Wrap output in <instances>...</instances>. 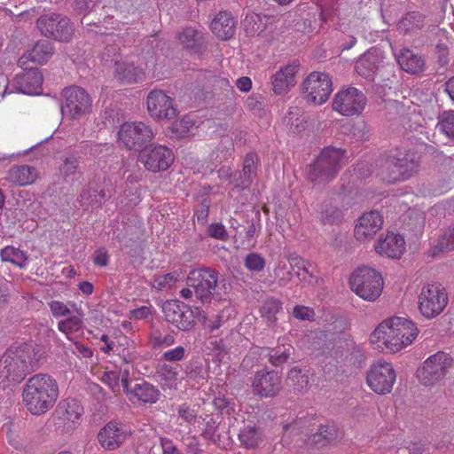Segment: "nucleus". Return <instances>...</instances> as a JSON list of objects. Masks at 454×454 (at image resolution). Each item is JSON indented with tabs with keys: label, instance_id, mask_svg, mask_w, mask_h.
I'll use <instances>...</instances> for the list:
<instances>
[{
	"label": "nucleus",
	"instance_id": "obj_1",
	"mask_svg": "<svg viewBox=\"0 0 454 454\" xmlns=\"http://www.w3.org/2000/svg\"><path fill=\"white\" fill-rule=\"evenodd\" d=\"M418 333L412 321L394 317L381 322L372 333L370 340L375 349L395 353L411 344Z\"/></svg>",
	"mask_w": 454,
	"mask_h": 454
},
{
	"label": "nucleus",
	"instance_id": "obj_2",
	"mask_svg": "<svg viewBox=\"0 0 454 454\" xmlns=\"http://www.w3.org/2000/svg\"><path fill=\"white\" fill-rule=\"evenodd\" d=\"M42 353L33 344L10 347L0 359V378L20 382L41 364Z\"/></svg>",
	"mask_w": 454,
	"mask_h": 454
},
{
	"label": "nucleus",
	"instance_id": "obj_3",
	"mask_svg": "<svg viewBox=\"0 0 454 454\" xmlns=\"http://www.w3.org/2000/svg\"><path fill=\"white\" fill-rule=\"evenodd\" d=\"M59 393V384L52 376L38 373L27 380L22 391L23 403L31 414L40 416L54 406Z\"/></svg>",
	"mask_w": 454,
	"mask_h": 454
},
{
	"label": "nucleus",
	"instance_id": "obj_4",
	"mask_svg": "<svg viewBox=\"0 0 454 454\" xmlns=\"http://www.w3.org/2000/svg\"><path fill=\"white\" fill-rule=\"evenodd\" d=\"M186 284L194 289L195 298L202 304H209L212 300H226L231 290V285L224 278H220V273L210 267L192 270Z\"/></svg>",
	"mask_w": 454,
	"mask_h": 454
},
{
	"label": "nucleus",
	"instance_id": "obj_5",
	"mask_svg": "<svg viewBox=\"0 0 454 454\" xmlns=\"http://www.w3.org/2000/svg\"><path fill=\"white\" fill-rule=\"evenodd\" d=\"M344 152L334 147L324 148L317 159L307 167V179L313 186L325 185L334 179L341 168Z\"/></svg>",
	"mask_w": 454,
	"mask_h": 454
},
{
	"label": "nucleus",
	"instance_id": "obj_6",
	"mask_svg": "<svg viewBox=\"0 0 454 454\" xmlns=\"http://www.w3.org/2000/svg\"><path fill=\"white\" fill-rule=\"evenodd\" d=\"M349 285L351 290L359 297L368 301H374L380 296L384 282L380 272L364 266L351 274Z\"/></svg>",
	"mask_w": 454,
	"mask_h": 454
},
{
	"label": "nucleus",
	"instance_id": "obj_7",
	"mask_svg": "<svg viewBox=\"0 0 454 454\" xmlns=\"http://www.w3.org/2000/svg\"><path fill=\"white\" fill-rule=\"evenodd\" d=\"M449 298L442 284L433 282L424 285L418 296L419 313L427 319L439 316L448 305Z\"/></svg>",
	"mask_w": 454,
	"mask_h": 454
},
{
	"label": "nucleus",
	"instance_id": "obj_8",
	"mask_svg": "<svg viewBox=\"0 0 454 454\" xmlns=\"http://www.w3.org/2000/svg\"><path fill=\"white\" fill-rule=\"evenodd\" d=\"M454 365L450 354L438 351L427 358L417 370L419 382L425 386H434L442 381Z\"/></svg>",
	"mask_w": 454,
	"mask_h": 454
},
{
	"label": "nucleus",
	"instance_id": "obj_9",
	"mask_svg": "<svg viewBox=\"0 0 454 454\" xmlns=\"http://www.w3.org/2000/svg\"><path fill=\"white\" fill-rule=\"evenodd\" d=\"M153 137L152 129L142 121L124 122L118 131V141L129 151L141 152Z\"/></svg>",
	"mask_w": 454,
	"mask_h": 454
},
{
	"label": "nucleus",
	"instance_id": "obj_10",
	"mask_svg": "<svg viewBox=\"0 0 454 454\" xmlns=\"http://www.w3.org/2000/svg\"><path fill=\"white\" fill-rule=\"evenodd\" d=\"M419 167V156L414 151L400 152L386 160L383 168L391 170L387 176L389 182L404 180L414 175Z\"/></svg>",
	"mask_w": 454,
	"mask_h": 454
},
{
	"label": "nucleus",
	"instance_id": "obj_11",
	"mask_svg": "<svg viewBox=\"0 0 454 454\" xmlns=\"http://www.w3.org/2000/svg\"><path fill=\"white\" fill-rule=\"evenodd\" d=\"M64 102L61 113L70 119H78L91 110L92 100L87 91L79 86L65 88L62 91Z\"/></svg>",
	"mask_w": 454,
	"mask_h": 454
},
{
	"label": "nucleus",
	"instance_id": "obj_12",
	"mask_svg": "<svg viewBox=\"0 0 454 454\" xmlns=\"http://www.w3.org/2000/svg\"><path fill=\"white\" fill-rule=\"evenodd\" d=\"M332 92V79L324 72L310 73L302 83L304 98L317 106L325 103Z\"/></svg>",
	"mask_w": 454,
	"mask_h": 454
},
{
	"label": "nucleus",
	"instance_id": "obj_13",
	"mask_svg": "<svg viewBox=\"0 0 454 454\" xmlns=\"http://www.w3.org/2000/svg\"><path fill=\"white\" fill-rule=\"evenodd\" d=\"M36 27L43 35L59 41L67 42L74 34L70 20L59 13L41 15L36 21Z\"/></svg>",
	"mask_w": 454,
	"mask_h": 454
},
{
	"label": "nucleus",
	"instance_id": "obj_14",
	"mask_svg": "<svg viewBox=\"0 0 454 454\" xmlns=\"http://www.w3.org/2000/svg\"><path fill=\"white\" fill-rule=\"evenodd\" d=\"M366 104L367 98L363 91L355 87H348L334 96L333 109L341 115L349 117L360 114Z\"/></svg>",
	"mask_w": 454,
	"mask_h": 454
},
{
	"label": "nucleus",
	"instance_id": "obj_15",
	"mask_svg": "<svg viewBox=\"0 0 454 454\" xmlns=\"http://www.w3.org/2000/svg\"><path fill=\"white\" fill-rule=\"evenodd\" d=\"M396 380V373L389 363L378 361L373 364L368 373L366 381L370 388L379 394L386 395L392 391Z\"/></svg>",
	"mask_w": 454,
	"mask_h": 454
},
{
	"label": "nucleus",
	"instance_id": "obj_16",
	"mask_svg": "<svg viewBox=\"0 0 454 454\" xmlns=\"http://www.w3.org/2000/svg\"><path fill=\"white\" fill-rule=\"evenodd\" d=\"M162 312L165 320L180 331H189L195 325V317L189 305L178 300L164 302Z\"/></svg>",
	"mask_w": 454,
	"mask_h": 454
},
{
	"label": "nucleus",
	"instance_id": "obj_17",
	"mask_svg": "<svg viewBox=\"0 0 454 454\" xmlns=\"http://www.w3.org/2000/svg\"><path fill=\"white\" fill-rule=\"evenodd\" d=\"M139 160L147 170L159 172L170 167L174 160V155L172 151L166 146L152 145L140 152Z\"/></svg>",
	"mask_w": 454,
	"mask_h": 454
},
{
	"label": "nucleus",
	"instance_id": "obj_18",
	"mask_svg": "<svg viewBox=\"0 0 454 454\" xmlns=\"http://www.w3.org/2000/svg\"><path fill=\"white\" fill-rule=\"evenodd\" d=\"M147 110L155 120H171L177 115L172 98L162 90H153L147 96Z\"/></svg>",
	"mask_w": 454,
	"mask_h": 454
},
{
	"label": "nucleus",
	"instance_id": "obj_19",
	"mask_svg": "<svg viewBox=\"0 0 454 454\" xmlns=\"http://www.w3.org/2000/svg\"><path fill=\"white\" fill-rule=\"evenodd\" d=\"M253 391L262 397H272L282 388L281 376L275 371L256 372L252 381Z\"/></svg>",
	"mask_w": 454,
	"mask_h": 454
},
{
	"label": "nucleus",
	"instance_id": "obj_20",
	"mask_svg": "<svg viewBox=\"0 0 454 454\" xmlns=\"http://www.w3.org/2000/svg\"><path fill=\"white\" fill-rule=\"evenodd\" d=\"M121 384L125 393L129 395V399L133 401L135 398L145 403H155L160 395V392L153 385L147 381H141L135 384L129 389L128 380V372L125 371L121 377Z\"/></svg>",
	"mask_w": 454,
	"mask_h": 454
},
{
	"label": "nucleus",
	"instance_id": "obj_21",
	"mask_svg": "<svg viewBox=\"0 0 454 454\" xmlns=\"http://www.w3.org/2000/svg\"><path fill=\"white\" fill-rule=\"evenodd\" d=\"M82 412L83 408L79 401L66 399L58 404L54 416L58 420L57 425L59 427L67 426V429H72L74 425L80 419Z\"/></svg>",
	"mask_w": 454,
	"mask_h": 454
},
{
	"label": "nucleus",
	"instance_id": "obj_22",
	"mask_svg": "<svg viewBox=\"0 0 454 454\" xmlns=\"http://www.w3.org/2000/svg\"><path fill=\"white\" fill-rule=\"evenodd\" d=\"M125 427L114 421L107 423L98 434L100 445L108 450L118 449L127 438Z\"/></svg>",
	"mask_w": 454,
	"mask_h": 454
},
{
	"label": "nucleus",
	"instance_id": "obj_23",
	"mask_svg": "<svg viewBox=\"0 0 454 454\" xmlns=\"http://www.w3.org/2000/svg\"><path fill=\"white\" fill-rule=\"evenodd\" d=\"M383 219L378 211H370L364 213L359 219L355 227V237L360 241H365L372 239L374 235L381 229Z\"/></svg>",
	"mask_w": 454,
	"mask_h": 454
},
{
	"label": "nucleus",
	"instance_id": "obj_24",
	"mask_svg": "<svg viewBox=\"0 0 454 454\" xmlns=\"http://www.w3.org/2000/svg\"><path fill=\"white\" fill-rule=\"evenodd\" d=\"M395 56L403 71L413 75H419L424 73L426 60L422 55L403 47L396 51Z\"/></svg>",
	"mask_w": 454,
	"mask_h": 454
},
{
	"label": "nucleus",
	"instance_id": "obj_25",
	"mask_svg": "<svg viewBox=\"0 0 454 454\" xmlns=\"http://www.w3.org/2000/svg\"><path fill=\"white\" fill-rule=\"evenodd\" d=\"M381 63L382 57L380 52L375 49H371L357 59L355 69L360 76L372 81Z\"/></svg>",
	"mask_w": 454,
	"mask_h": 454
},
{
	"label": "nucleus",
	"instance_id": "obj_26",
	"mask_svg": "<svg viewBox=\"0 0 454 454\" xmlns=\"http://www.w3.org/2000/svg\"><path fill=\"white\" fill-rule=\"evenodd\" d=\"M111 192L110 182H106L105 177L96 176L90 182L88 188L81 193V198L88 204H101L107 197L111 196Z\"/></svg>",
	"mask_w": 454,
	"mask_h": 454
},
{
	"label": "nucleus",
	"instance_id": "obj_27",
	"mask_svg": "<svg viewBox=\"0 0 454 454\" xmlns=\"http://www.w3.org/2000/svg\"><path fill=\"white\" fill-rule=\"evenodd\" d=\"M375 249L380 254L399 258L405 249V241L401 235L388 232L385 238L380 237Z\"/></svg>",
	"mask_w": 454,
	"mask_h": 454
},
{
	"label": "nucleus",
	"instance_id": "obj_28",
	"mask_svg": "<svg viewBox=\"0 0 454 454\" xmlns=\"http://www.w3.org/2000/svg\"><path fill=\"white\" fill-rule=\"evenodd\" d=\"M43 75L37 68H26L15 77L19 90L25 94H37L43 84Z\"/></svg>",
	"mask_w": 454,
	"mask_h": 454
},
{
	"label": "nucleus",
	"instance_id": "obj_29",
	"mask_svg": "<svg viewBox=\"0 0 454 454\" xmlns=\"http://www.w3.org/2000/svg\"><path fill=\"white\" fill-rule=\"evenodd\" d=\"M53 54V48L51 42L39 40L31 51L24 53L19 59V66L23 67L28 61L42 65L45 63Z\"/></svg>",
	"mask_w": 454,
	"mask_h": 454
},
{
	"label": "nucleus",
	"instance_id": "obj_30",
	"mask_svg": "<svg viewBox=\"0 0 454 454\" xmlns=\"http://www.w3.org/2000/svg\"><path fill=\"white\" fill-rule=\"evenodd\" d=\"M38 176L35 168L28 165L12 167L4 180L16 186H26L33 184Z\"/></svg>",
	"mask_w": 454,
	"mask_h": 454
},
{
	"label": "nucleus",
	"instance_id": "obj_31",
	"mask_svg": "<svg viewBox=\"0 0 454 454\" xmlns=\"http://www.w3.org/2000/svg\"><path fill=\"white\" fill-rule=\"evenodd\" d=\"M212 32L221 40H229L235 34L236 21L230 12H220L211 22Z\"/></svg>",
	"mask_w": 454,
	"mask_h": 454
},
{
	"label": "nucleus",
	"instance_id": "obj_32",
	"mask_svg": "<svg viewBox=\"0 0 454 454\" xmlns=\"http://www.w3.org/2000/svg\"><path fill=\"white\" fill-rule=\"evenodd\" d=\"M297 65H287L278 71L271 78L272 89L278 95L287 92L295 84V70Z\"/></svg>",
	"mask_w": 454,
	"mask_h": 454
},
{
	"label": "nucleus",
	"instance_id": "obj_33",
	"mask_svg": "<svg viewBox=\"0 0 454 454\" xmlns=\"http://www.w3.org/2000/svg\"><path fill=\"white\" fill-rule=\"evenodd\" d=\"M339 437L340 431L334 424L322 425L317 433L309 437L308 444L322 449L334 443Z\"/></svg>",
	"mask_w": 454,
	"mask_h": 454
},
{
	"label": "nucleus",
	"instance_id": "obj_34",
	"mask_svg": "<svg viewBox=\"0 0 454 454\" xmlns=\"http://www.w3.org/2000/svg\"><path fill=\"white\" fill-rule=\"evenodd\" d=\"M257 155L247 153L244 159L242 173L235 181V185L242 190L248 188L257 175Z\"/></svg>",
	"mask_w": 454,
	"mask_h": 454
},
{
	"label": "nucleus",
	"instance_id": "obj_35",
	"mask_svg": "<svg viewBox=\"0 0 454 454\" xmlns=\"http://www.w3.org/2000/svg\"><path fill=\"white\" fill-rule=\"evenodd\" d=\"M239 440L243 448L254 450L262 442V430L254 424L246 425L239 431Z\"/></svg>",
	"mask_w": 454,
	"mask_h": 454
},
{
	"label": "nucleus",
	"instance_id": "obj_36",
	"mask_svg": "<svg viewBox=\"0 0 454 454\" xmlns=\"http://www.w3.org/2000/svg\"><path fill=\"white\" fill-rule=\"evenodd\" d=\"M178 38L184 48L194 53H199L205 48L202 35L192 27L184 28Z\"/></svg>",
	"mask_w": 454,
	"mask_h": 454
},
{
	"label": "nucleus",
	"instance_id": "obj_37",
	"mask_svg": "<svg viewBox=\"0 0 454 454\" xmlns=\"http://www.w3.org/2000/svg\"><path fill=\"white\" fill-rule=\"evenodd\" d=\"M287 261L291 269L294 270V274L301 281H309V278H313V274L309 271L310 263L298 255L296 253H291L287 255Z\"/></svg>",
	"mask_w": 454,
	"mask_h": 454
},
{
	"label": "nucleus",
	"instance_id": "obj_38",
	"mask_svg": "<svg viewBox=\"0 0 454 454\" xmlns=\"http://www.w3.org/2000/svg\"><path fill=\"white\" fill-rule=\"evenodd\" d=\"M425 15L419 12H409L398 22V30L402 33H409L419 30L424 27Z\"/></svg>",
	"mask_w": 454,
	"mask_h": 454
},
{
	"label": "nucleus",
	"instance_id": "obj_39",
	"mask_svg": "<svg viewBox=\"0 0 454 454\" xmlns=\"http://www.w3.org/2000/svg\"><path fill=\"white\" fill-rule=\"evenodd\" d=\"M286 384L295 393H302L309 387V376L303 373L301 369L293 368L288 372Z\"/></svg>",
	"mask_w": 454,
	"mask_h": 454
},
{
	"label": "nucleus",
	"instance_id": "obj_40",
	"mask_svg": "<svg viewBox=\"0 0 454 454\" xmlns=\"http://www.w3.org/2000/svg\"><path fill=\"white\" fill-rule=\"evenodd\" d=\"M0 255L4 262H9L20 268H24L28 259L25 252L12 246L2 249Z\"/></svg>",
	"mask_w": 454,
	"mask_h": 454
},
{
	"label": "nucleus",
	"instance_id": "obj_41",
	"mask_svg": "<svg viewBox=\"0 0 454 454\" xmlns=\"http://www.w3.org/2000/svg\"><path fill=\"white\" fill-rule=\"evenodd\" d=\"M320 221L324 224H337L342 220V211L332 202L323 203L320 210Z\"/></svg>",
	"mask_w": 454,
	"mask_h": 454
},
{
	"label": "nucleus",
	"instance_id": "obj_42",
	"mask_svg": "<svg viewBox=\"0 0 454 454\" xmlns=\"http://www.w3.org/2000/svg\"><path fill=\"white\" fill-rule=\"evenodd\" d=\"M115 74L117 78L125 82H134L137 81L138 70L133 63L114 60Z\"/></svg>",
	"mask_w": 454,
	"mask_h": 454
},
{
	"label": "nucleus",
	"instance_id": "obj_43",
	"mask_svg": "<svg viewBox=\"0 0 454 454\" xmlns=\"http://www.w3.org/2000/svg\"><path fill=\"white\" fill-rule=\"evenodd\" d=\"M282 309V302L274 297L266 299L260 309L261 316L270 324L276 322V315Z\"/></svg>",
	"mask_w": 454,
	"mask_h": 454
},
{
	"label": "nucleus",
	"instance_id": "obj_44",
	"mask_svg": "<svg viewBox=\"0 0 454 454\" xmlns=\"http://www.w3.org/2000/svg\"><path fill=\"white\" fill-rule=\"evenodd\" d=\"M83 314L77 311L76 315H73L65 320H61L58 324L59 330L65 333L69 339V335L74 332H77L83 327L82 321Z\"/></svg>",
	"mask_w": 454,
	"mask_h": 454
},
{
	"label": "nucleus",
	"instance_id": "obj_45",
	"mask_svg": "<svg viewBox=\"0 0 454 454\" xmlns=\"http://www.w3.org/2000/svg\"><path fill=\"white\" fill-rule=\"evenodd\" d=\"M436 129L454 141V112L443 111L440 114Z\"/></svg>",
	"mask_w": 454,
	"mask_h": 454
},
{
	"label": "nucleus",
	"instance_id": "obj_46",
	"mask_svg": "<svg viewBox=\"0 0 454 454\" xmlns=\"http://www.w3.org/2000/svg\"><path fill=\"white\" fill-rule=\"evenodd\" d=\"M234 314L235 311L233 308H224L218 314L210 318H207L205 322V325L210 332H214L215 330L219 329L221 326H223L228 322V320L234 316Z\"/></svg>",
	"mask_w": 454,
	"mask_h": 454
},
{
	"label": "nucleus",
	"instance_id": "obj_47",
	"mask_svg": "<svg viewBox=\"0 0 454 454\" xmlns=\"http://www.w3.org/2000/svg\"><path fill=\"white\" fill-rule=\"evenodd\" d=\"M245 31L248 36L259 35L266 27L262 17L257 13L247 14L244 20Z\"/></svg>",
	"mask_w": 454,
	"mask_h": 454
},
{
	"label": "nucleus",
	"instance_id": "obj_48",
	"mask_svg": "<svg viewBox=\"0 0 454 454\" xmlns=\"http://www.w3.org/2000/svg\"><path fill=\"white\" fill-rule=\"evenodd\" d=\"M294 348L291 345L273 349L270 354L269 361L274 366H280L287 362L289 357L294 354Z\"/></svg>",
	"mask_w": 454,
	"mask_h": 454
},
{
	"label": "nucleus",
	"instance_id": "obj_49",
	"mask_svg": "<svg viewBox=\"0 0 454 454\" xmlns=\"http://www.w3.org/2000/svg\"><path fill=\"white\" fill-rule=\"evenodd\" d=\"M213 404L221 414L230 415L235 411L236 403L234 399L226 397L221 393L214 398Z\"/></svg>",
	"mask_w": 454,
	"mask_h": 454
},
{
	"label": "nucleus",
	"instance_id": "obj_50",
	"mask_svg": "<svg viewBox=\"0 0 454 454\" xmlns=\"http://www.w3.org/2000/svg\"><path fill=\"white\" fill-rule=\"evenodd\" d=\"M157 377L160 382H163L166 386L172 387L176 385L177 372L171 365L163 364L158 369Z\"/></svg>",
	"mask_w": 454,
	"mask_h": 454
},
{
	"label": "nucleus",
	"instance_id": "obj_51",
	"mask_svg": "<svg viewBox=\"0 0 454 454\" xmlns=\"http://www.w3.org/2000/svg\"><path fill=\"white\" fill-rule=\"evenodd\" d=\"M292 270V269H286L285 262L281 261L278 262V265L274 269V276L279 286H286L291 282L294 276Z\"/></svg>",
	"mask_w": 454,
	"mask_h": 454
},
{
	"label": "nucleus",
	"instance_id": "obj_52",
	"mask_svg": "<svg viewBox=\"0 0 454 454\" xmlns=\"http://www.w3.org/2000/svg\"><path fill=\"white\" fill-rule=\"evenodd\" d=\"M79 169V160L74 156L65 158L63 163L59 168L60 174L64 178H68L74 176Z\"/></svg>",
	"mask_w": 454,
	"mask_h": 454
},
{
	"label": "nucleus",
	"instance_id": "obj_53",
	"mask_svg": "<svg viewBox=\"0 0 454 454\" xmlns=\"http://www.w3.org/2000/svg\"><path fill=\"white\" fill-rule=\"evenodd\" d=\"M175 342V338L172 334L162 336L160 331H155L150 336V344L153 348H161L171 346Z\"/></svg>",
	"mask_w": 454,
	"mask_h": 454
},
{
	"label": "nucleus",
	"instance_id": "obj_54",
	"mask_svg": "<svg viewBox=\"0 0 454 454\" xmlns=\"http://www.w3.org/2000/svg\"><path fill=\"white\" fill-rule=\"evenodd\" d=\"M245 266L251 271H261L265 267V260L259 254L251 253L246 256Z\"/></svg>",
	"mask_w": 454,
	"mask_h": 454
},
{
	"label": "nucleus",
	"instance_id": "obj_55",
	"mask_svg": "<svg viewBox=\"0 0 454 454\" xmlns=\"http://www.w3.org/2000/svg\"><path fill=\"white\" fill-rule=\"evenodd\" d=\"M436 248H438L439 251L454 250V226L444 231Z\"/></svg>",
	"mask_w": 454,
	"mask_h": 454
},
{
	"label": "nucleus",
	"instance_id": "obj_56",
	"mask_svg": "<svg viewBox=\"0 0 454 454\" xmlns=\"http://www.w3.org/2000/svg\"><path fill=\"white\" fill-rule=\"evenodd\" d=\"M184 373L187 378L194 380L204 379L202 365L197 361H191L186 364Z\"/></svg>",
	"mask_w": 454,
	"mask_h": 454
},
{
	"label": "nucleus",
	"instance_id": "obj_57",
	"mask_svg": "<svg viewBox=\"0 0 454 454\" xmlns=\"http://www.w3.org/2000/svg\"><path fill=\"white\" fill-rule=\"evenodd\" d=\"M193 122L187 117L175 121L171 126V132L176 137H183L189 131Z\"/></svg>",
	"mask_w": 454,
	"mask_h": 454
},
{
	"label": "nucleus",
	"instance_id": "obj_58",
	"mask_svg": "<svg viewBox=\"0 0 454 454\" xmlns=\"http://www.w3.org/2000/svg\"><path fill=\"white\" fill-rule=\"evenodd\" d=\"M48 305L54 317H67L71 313L69 308L60 301H51Z\"/></svg>",
	"mask_w": 454,
	"mask_h": 454
},
{
	"label": "nucleus",
	"instance_id": "obj_59",
	"mask_svg": "<svg viewBox=\"0 0 454 454\" xmlns=\"http://www.w3.org/2000/svg\"><path fill=\"white\" fill-rule=\"evenodd\" d=\"M208 235L220 240H227L229 236L222 223H212L208 228Z\"/></svg>",
	"mask_w": 454,
	"mask_h": 454
},
{
	"label": "nucleus",
	"instance_id": "obj_60",
	"mask_svg": "<svg viewBox=\"0 0 454 454\" xmlns=\"http://www.w3.org/2000/svg\"><path fill=\"white\" fill-rule=\"evenodd\" d=\"M95 6L94 0H74V11L78 14H87L93 10Z\"/></svg>",
	"mask_w": 454,
	"mask_h": 454
},
{
	"label": "nucleus",
	"instance_id": "obj_61",
	"mask_svg": "<svg viewBox=\"0 0 454 454\" xmlns=\"http://www.w3.org/2000/svg\"><path fill=\"white\" fill-rule=\"evenodd\" d=\"M185 350L182 346L166 351L162 357L168 362L181 361L184 357Z\"/></svg>",
	"mask_w": 454,
	"mask_h": 454
},
{
	"label": "nucleus",
	"instance_id": "obj_62",
	"mask_svg": "<svg viewBox=\"0 0 454 454\" xmlns=\"http://www.w3.org/2000/svg\"><path fill=\"white\" fill-rule=\"evenodd\" d=\"M177 413L180 418L189 424H192L196 420V414L194 413V411L186 405L179 406Z\"/></svg>",
	"mask_w": 454,
	"mask_h": 454
},
{
	"label": "nucleus",
	"instance_id": "obj_63",
	"mask_svg": "<svg viewBox=\"0 0 454 454\" xmlns=\"http://www.w3.org/2000/svg\"><path fill=\"white\" fill-rule=\"evenodd\" d=\"M216 428H217L216 421L213 418H210L209 419H207L206 421V427H205V429L203 430L201 435L207 440L213 441Z\"/></svg>",
	"mask_w": 454,
	"mask_h": 454
},
{
	"label": "nucleus",
	"instance_id": "obj_64",
	"mask_svg": "<svg viewBox=\"0 0 454 454\" xmlns=\"http://www.w3.org/2000/svg\"><path fill=\"white\" fill-rule=\"evenodd\" d=\"M160 446L163 454H182L173 442L168 438H160Z\"/></svg>",
	"mask_w": 454,
	"mask_h": 454
}]
</instances>
